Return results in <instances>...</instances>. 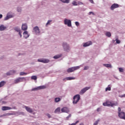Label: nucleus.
Masks as SVG:
<instances>
[{
    "instance_id": "f257e3e1",
    "label": "nucleus",
    "mask_w": 125,
    "mask_h": 125,
    "mask_svg": "<svg viewBox=\"0 0 125 125\" xmlns=\"http://www.w3.org/2000/svg\"><path fill=\"white\" fill-rule=\"evenodd\" d=\"M103 104L104 106H111V107H113V106H117L118 103H112V102L107 101L105 103H104Z\"/></svg>"
},
{
    "instance_id": "f03ea898",
    "label": "nucleus",
    "mask_w": 125,
    "mask_h": 125,
    "mask_svg": "<svg viewBox=\"0 0 125 125\" xmlns=\"http://www.w3.org/2000/svg\"><path fill=\"white\" fill-rule=\"evenodd\" d=\"M81 99V96L80 95L77 94L74 96L73 97V104H77L79 101H80V100Z\"/></svg>"
},
{
    "instance_id": "7ed1b4c3",
    "label": "nucleus",
    "mask_w": 125,
    "mask_h": 125,
    "mask_svg": "<svg viewBox=\"0 0 125 125\" xmlns=\"http://www.w3.org/2000/svg\"><path fill=\"white\" fill-rule=\"evenodd\" d=\"M24 81H26V78H25V77H19L14 81V83H22V82H24Z\"/></svg>"
},
{
    "instance_id": "20e7f679",
    "label": "nucleus",
    "mask_w": 125,
    "mask_h": 125,
    "mask_svg": "<svg viewBox=\"0 0 125 125\" xmlns=\"http://www.w3.org/2000/svg\"><path fill=\"white\" fill-rule=\"evenodd\" d=\"M79 69H80V66H74L69 68L67 70V73H72V72H74V71H76V70H79Z\"/></svg>"
},
{
    "instance_id": "39448f33",
    "label": "nucleus",
    "mask_w": 125,
    "mask_h": 125,
    "mask_svg": "<svg viewBox=\"0 0 125 125\" xmlns=\"http://www.w3.org/2000/svg\"><path fill=\"white\" fill-rule=\"evenodd\" d=\"M64 23L65 25H67L68 27H72V21L71 20L65 19L64 20Z\"/></svg>"
},
{
    "instance_id": "423d86ee",
    "label": "nucleus",
    "mask_w": 125,
    "mask_h": 125,
    "mask_svg": "<svg viewBox=\"0 0 125 125\" xmlns=\"http://www.w3.org/2000/svg\"><path fill=\"white\" fill-rule=\"evenodd\" d=\"M62 46L65 51H68V50H70V46H69L68 44H67V43L63 42L62 44Z\"/></svg>"
},
{
    "instance_id": "0eeeda50",
    "label": "nucleus",
    "mask_w": 125,
    "mask_h": 125,
    "mask_svg": "<svg viewBox=\"0 0 125 125\" xmlns=\"http://www.w3.org/2000/svg\"><path fill=\"white\" fill-rule=\"evenodd\" d=\"M38 62H41V63H48V62H49V61L48 59H39L38 60Z\"/></svg>"
},
{
    "instance_id": "6e6552de",
    "label": "nucleus",
    "mask_w": 125,
    "mask_h": 125,
    "mask_svg": "<svg viewBox=\"0 0 125 125\" xmlns=\"http://www.w3.org/2000/svg\"><path fill=\"white\" fill-rule=\"evenodd\" d=\"M90 88V87H85V88L82 89L80 92V94L83 95L86 91L88 90Z\"/></svg>"
},
{
    "instance_id": "1a4fd4ad",
    "label": "nucleus",
    "mask_w": 125,
    "mask_h": 125,
    "mask_svg": "<svg viewBox=\"0 0 125 125\" xmlns=\"http://www.w3.org/2000/svg\"><path fill=\"white\" fill-rule=\"evenodd\" d=\"M118 116L121 118V119H123V120H125V113L124 112H121L119 113Z\"/></svg>"
},
{
    "instance_id": "9d476101",
    "label": "nucleus",
    "mask_w": 125,
    "mask_h": 125,
    "mask_svg": "<svg viewBox=\"0 0 125 125\" xmlns=\"http://www.w3.org/2000/svg\"><path fill=\"white\" fill-rule=\"evenodd\" d=\"M61 111L62 113H69L70 112L69 108L66 107L62 108Z\"/></svg>"
},
{
    "instance_id": "9b49d317",
    "label": "nucleus",
    "mask_w": 125,
    "mask_h": 125,
    "mask_svg": "<svg viewBox=\"0 0 125 125\" xmlns=\"http://www.w3.org/2000/svg\"><path fill=\"white\" fill-rule=\"evenodd\" d=\"M118 7H119V4H118L117 3H114L110 7V9H111V10H114V9H115V8H118Z\"/></svg>"
},
{
    "instance_id": "f8f14e48",
    "label": "nucleus",
    "mask_w": 125,
    "mask_h": 125,
    "mask_svg": "<svg viewBox=\"0 0 125 125\" xmlns=\"http://www.w3.org/2000/svg\"><path fill=\"white\" fill-rule=\"evenodd\" d=\"M33 30L34 31L35 34L37 35V34H40L41 33V31H40V28H39V27L36 26L33 28Z\"/></svg>"
},
{
    "instance_id": "ddd939ff",
    "label": "nucleus",
    "mask_w": 125,
    "mask_h": 125,
    "mask_svg": "<svg viewBox=\"0 0 125 125\" xmlns=\"http://www.w3.org/2000/svg\"><path fill=\"white\" fill-rule=\"evenodd\" d=\"M12 17H13V16L10 14V13H8L7 14V16H6V17L4 18V20L5 21L8 20V19H10V18H12Z\"/></svg>"
},
{
    "instance_id": "4468645a",
    "label": "nucleus",
    "mask_w": 125,
    "mask_h": 125,
    "mask_svg": "<svg viewBox=\"0 0 125 125\" xmlns=\"http://www.w3.org/2000/svg\"><path fill=\"white\" fill-rule=\"evenodd\" d=\"M91 44H92V42H91V41H89L84 43L83 46V47H86V46H89V45H91Z\"/></svg>"
},
{
    "instance_id": "2eb2a0df",
    "label": "nucleus",
    "mask_w": 125,
    "mask_h": 125,
    "mask_svg": "<svg viewBox=\"0 0 125 125\" xmlns=\"http://www.w3.org/2000/svg\"><path fill=\"white\" fill-rule=\"evenodd\" d=\"M44 88H45V86H38V87L33 89L32 90H39V89H44Z\"/></svg>"
},
{
    "instance_id": "dca6fc26",
    "label": "nucleus",
    "mask_w": 125,
    "mask_h": 125,
    "mask_svg": "<svg viewBox=\"0 0 125 125\" xmlns=\"http://www.w3.org/2000/svg\"><path fill=\"white\" fill-rule=\"evenodd\" d=\"M12 108L9 107V106H2L1 108V109L2 111H6L7 110H11Z\"/></svg>"
},
{
    "instance_id": "f3484780",
    "label": "nucleus",
    "mask_w": 125,
    "mask_h": 125,
    "mask_svg": "<svg viewBox=\"0 0 125 125\" xmlns=\"http://www.w3.org/2000/svg\"><path fill=\"white\" fill-rule=\"evenodd\" d=\"M27 29H28V26H27V24L26 23L22 25L21 30H22L23 31H26Z\"/></svg>"
},
{
    "instance_id": "a211bd4d",
    "label": "nucleus",
    "mask_w": 125,
    "mask_h": 125,
    "mask_svg": "<svg viewBox=\"0 0 125 125\" xmlns=\"http://www.w3.org/2000/svg\"><path fill=\"white\" fill-rule=\"evenodd\" d=\"M24 107L26 111L28 112V113H33V109H32V108H31L30 107H29L26 106H25Z\"/></svg>"
},
{
    "instance_id": "6ab92c4d",
    "label": "nucleus",
    "mask_w": 125,
    "mask_h": 125,
    "mask_svg": "<svg viewBox=\"0 0 125 125\" xmlns=\"http://www.w3.org/2000/svg\"><path fill=\"white\" fill-rule=\"evenodd\" d=\"M29 34H28V31H24L23 32V37L25 39H28L29 38Z\"/></svg>"
},
{
    "instance_id": "aec40b11",
    "label": "nucleus",
    "mask_w": 125,
    "mask_h": 125,
    "mask_svg": "<svg viewBox=\"0 0 125 125\" xmlns=\"http://www.w3.org/2000/svg\"><path fill=\"white\" fill-rule=\"evenodd\" d=\"M76 78L75 77H66L63 79V81H71V80H75Z\"/></svg>"
},
{
    "instance_id": "412c9836",
    "label": "nucleus",
    "mask_w": 125,
    "mask_h": 125,
    "mask_svg": "<svg viewBox=\"0 0 125 125\" xmlns=\"http://www.w3.org/2000/svg\"><path fill=\"white\" fill-rule=\"evenodd\" d=\"M16 73V71L14 70H11L9 71V72L7 73V76H10L11 75H13V74H15Z\"/></svg>"
},
{
    "instance_id": "4be33fe9",
    "label": "nucleus",
    "mask_w": 125,
    "mask_h": 125,
    "mask_svg": "<svg viewBox=\"0 0 125 125\" xmlns=\"http://www.w3.org/2000/svg\"><path fill=\"white\" fill-rule=\"evenodd\" d=\"M6 29V27L4 26L3 25H1L0 26V31H4Z\"/></svg>"
},
{
    "instance_id": "5701e85b",
    "label": "nucleus",
    "mask_w": 125,
    "mask_h": 125,
    "mask_svg": "<svg viewBox=\"0 0 125 125\" xmlns=\"http://www.w3.org/2000/svg\"><path fill=\"white\" fill-rule=\"evenodd\" d=\"M60 101H61V99L60 98H55V102L56 103H58V102H60Z\"/></svg>"
},
{
    "instance_id": "b1692460",
    "label": "nucleus",
    "mask_w": 125,
    "mask_h": 125,
    "mask_svg": "<svg viewBox=\"0 0 125 125\" xmlns=\"http://www.w3.org/2000/svg\"><path fill=\"white\" fill-rule=\"evenodd\" d=\"M61 1H62V2H63V3H69L70 2V0H60Z\"/></svg>"
},
{
    "instance_id": "393cba45",
    "label": "nucleus",
    "mask_w": 125,
    "mask_h": 125,
    "mask_svg": "<svg viewBox=\"0 0 125 125\" xmlns=\"http://www.w3.org/2000/svg\"><path fill=\"white\" fill-rule=\"evenodd\" d=\"M60 107H58L57 108H56L54 111V113H55V114L57 113H60Z\"/></svg>"
},
{
    "instance_id": "a878e982",
    "label": "nucleus",
    "mask_w": 125,
    "mask_h": 125,
    "mask_svg": "<svg viewBox=\"0 0 125 125\" xmlns=\"http://www.w3.org/2000/svg\"><path fill=\"white\" fill-rule=\"evenodd\" d=\"M4 84H5V82L1 81V82H0V87L3 86Z\"/></svg>"
},
{
    "instance_id": "bb28decb",
    "label": "nucleus",
    "mask_w": 125,
    "mask_h": 125,
    "mask_svg": "<svg viewBox=\"0 0 125 125\" xmlns=\"http://www.w3.org/2000/svg\"><path fill=\"white\" fill-rule=\"evenodd\" d=\"M105 35L106 36V37H108V38H110V37H111V33L110 32H106L105 33Z\"/></svg>"
},
{
    "instance_id": "cd10ccee",
    "label": "nucleus",
    "mask_w": 125,
    "mask_h": 125,
    "mask_svg": "<svg viewBox=\"0 0 125 125\" xmlns=\"http://www.w3.org/2000/svg\"><path fill=\"white\" fill-rule=\"evenodd\" d=\"M104 66H105V67H106L107 68H112V65L109 64H104Z\"/></svg>"
},
{
    "instance_id": "c85d7f7f",
    "label": "nucleus",
    "mask_w": 125,
    "mask_h": 125,
    "mask_svg": "<svg viewBox=\"0 0 125 125\" xmlns=\"http://www.w3.org/2000/svg\"><path fill=\"white\" fill-rule=\"evenodd\" d=\"M61 57V56L60 55H56L54 56L53 58H54V59H58V58H60Z\"/></svg>"
},
{
    "instance_id": "c756f323",
    "label": "nucleus",
    "mask_w": 125,
    "mask_h": 125,
    "mask_svg": "<svg viewBox=\"0 0 125 125\" xmlns=\"http://www.w3.org/2000/svg\"><path fill=\"white\" fill-rule=\"evenodd\" d=\"M27 73L21 72L20 73V76H24V75H27Z\"/></svg>"
},
{
    "instance_id": "7c9ffc66",
    "label": "nucleus",
    "mask_w": 125,
    "mask_h": 125,
    "mask_svg": "<svg viewBox=\"0 0 125 125\" xmlns=\"http://www.w3.org/2000/svg\"><path fill=\"white\" fill-rule=\"evenodd\" d=\"M99 122H100V120H98L97 121H96L95 122V123H94L93 125H98V123H99Z\"/></svg>"
},
{
    "instance_id": "2f4dec72",
    "label": "nucleus",
    "mask_w": 125,
    "mask_h": 125,
    "mask_svg": "<svg viewBox=\"0 0 125 125\" xmlns=\"http://www.w3.org/2000/svg\"><path fill=\"white\" fill-rule=\"evenodd\" d=\"M31 79L32 80H34L35 81H36V80H37V76H33L31 77Z\"/></svg>"
},
{
    "instance_id": "473e14b6",
    "label": "nucleus",
    "mask_w": 125,
    "mask_h": 125,
    "mask_svg": "<svg viewBox=\"0 0 125 125\" xmlns=\"http://www.w3.org/2000/svg\"><path fill=\"white\" fill-rule=\"evenodd\" d=\"M72 4H73V5L77 6V5H78V2H76L75 1H74L72 2Z\"/></svg>"
},
{
    "instance_id": "72a5a7b5",
    "label": "nucleus",
    "mask_w": 125,
    "mask_h": 125,
    "mask_svg": "<svg viewBox=\"0 0 125 125\" xmlns=\"http://www.w3.org/2000/svg\"><path fill=\"white\" fill-rule=\"evenodd\" d=\"M110 91V90H111V87H108L107 88H105V91Z\"/></svg>"
},
{
    "instance_id": "f704fd0d",
    "label": "nucleus",
    "mask_w": 125,
    "mask_h": 125,
    "mask_svg": "<svg viewBox=\"0 0 125 125\" xmlns=\"http://www.w3.org/2000/svg\"><path fill=\"white\" fill-rule=\"evenodd\" d=\"M71 117H72V115L69 114L67 117H66V120L68 121L69 119H70V118H71Z\"/></svg>"
},
{
    "instance_id": "c9c22d12",
    "label": "nucleus",
    "mask_w": 125,
    "mask_h": 125,
    "mask_svg": "<svg viewBox=\"0 0 125 125\" xmlns=\"http://www.w3.org/2000/svg\"><path fill=\"white\" fill-rule=\"evenodd\" d=\"M51 22H52V20H49L48 21L46 25H49V24H50V23H51Z\"/></svg>"
},
{
    "instance_id": "e433bc0d",
    "label": "nucleus",
    "mask_w": 125,
    "mask_h": 125,
    "mask_svg": "<svg viewBox=\"0 0 125 125\" xmlns=\"http://www.w3.org/2000/svg\"><path fill=\"white\" fill-rule=\"evenodd\" d=\"M15 30L17 32H20V31H21L20 29L17 27L15 28Z\"/></svg>"
},
{
    "instance_id": "4c0bfd02",
    "label": "nucleus",
    "mask_w": 125,
    "mask_h": 125,
    "mask_svg": "<svg viewBox=\"0 0 125 125\" xmlns=\"http://www.w3.org/2000/svg\"><path fill=\"white\" fill-rule=\"evenodd\" d=\"M119 72H124V69H123L122 68L120 67L119 68Z\"/></svg>"
},
{
    "instance_id": "58836bf2",
    "label": "nucleus",
    "mask_w": 125,
    "mask_h": 125,
    "mask_svg": "<svg viewBox=\"0 0 125 125\" xmlns=\"http://www.w3.org/2000/svg\"><path fill=\"white\" fill-rule=\"evenodd\" d=\"M77 124H79V121H76L75 123L71 124L70 125H76Z\"/></svg>"
},
{
    "instance_id": "ea45409f",
    "label": "nucleus",
    "mask_w": 125,
    "mask_h": 125,
    "mask_svg": "<svg viewBox=\"0 0 125 125\" xmlns=\"http://www.w3.org/2000/svg\"><path fill=\"white\" fill-rule=\"evenodd\" d=\"M75 25L76 26H80V23H79V22H78V21H76L75 22Z\"/></svg>"
},
{
    "instance_id": "a19ab883",
    "label": "nucleus",
    "mask_w": 125,
    "mask_h": 125,
    "mask_svg": "<svg viewBox=\"0 0 125 125\" xmlns=\"http://www.w3.org/2000/svg\"><path fill=\"white\" fill-rule=\"evenodd\" d=\"M116 43H121V41L118 39H116Z\"/></svg>"
},
{
    "instance_id": "79ce46f5",
    "label": "nucleus",
    "mask_w": 125,
    "mask_h": 125,
    "mask_svg": "<svg viewBox=\"0 0 125 125\" xmlns=\"http://www.w3.org/2000/svg\"><path fill=\"white\" fill-rule=\"evenodd\" d=\"M77 4H78V5H82V4H83V2L79 1L77 3Z\"/></svg>"
},
{
    "instance_id": "37998d69",
    "label": "nucleus",
    "mask_w": 125,
    "mask_h": 125,
    "mask_svg": "<svg viewBox=\"0 0 125 125\" xmlns=\"http://www.w3.org/2000/svg\"><path fill=\"white\" fill-rule=\"evenodd\" d=\"M46 116L48 117V118H49V119H50V118H51V116L49 114H47Z\"/></svg>"
},
{
    "instance_id": "c03bdc74",
    "label": "nucleus",
    "mask_w": 125,
    "mask_h": 125,
    "mask_svg": "<svg viewBox=\"0 0 125 125\" xmlns=\"http://www.w3.org/2000/svg\"><path fill=\"white\" fill-rule=\"evenodd\" d=\"M19 35L20 36L21 38H22V35L21 34V31L19 32Z\"/></svg>"
},
{
    "instance_id": "a18cd8bd",
    "label": "nucleus",
    "mask_w": 125,
    "mask_h": 125,
    "mask_svg": "<svg viewBox=\"0 0 125 125\" xmlns=\"http://www.w3.org/2000/svg\"><path fill=\"white\" fill-rule=\"evenodd\" d=\"M89 67L88 66H84V70H88Z\"/></svg>"
},
{
    "instance_id": "49530a36",
    "label": "nucleus",
    "mask_w": 125,
    "mask_h": 125,
    "mask_svg": "<svg viewBox=\"0 0 125 125\" xmlns=\"http://www.w3.org/2000/svg\"><path fill=\"white\" fill-rule=\"evenodd\" d=\"M17 11H18V12H21V8H18Z\"/></svg>"
},
{
    "instance_id": "de8ad7c7",
    "label": "nucleus",
    "mask_w": 125,
    "mask_h": 125,
    "mask_svg": "<svg viewBox=\"0 0 125 125\" xmlns=\"http://www.w3.org/2000/svg\"><path fill=\"white\" fill-rule=\"evenodd\" d=\"M118 114L119 113H121V107H118Z\"/></svg>"
},
{
    "instance_id": "09e8293b",
    "label": "nucleus",
    "mask_w": 125,
    "mask_h": 125,
    "mask_svg": "<svg viewBox=\"0 0 125 125\" xmlns=\"http://www.w3.org/2000/svg\"><path fill=\"white\" fill-rule=\"evenodd\" d=\"M120 97H121V98H123V97H125V94L121 95V96H120Z\"/></svg>"
},
{
    "instance_id": "8fccbe9b",
    "label": "nucleus",
    "mask_w": 125,
    "mask_h": 125,
    "mask_svg": "<svg viewBox=\"0 0 125 125\" xmlns=\"http://www.w3.org/2000/svg\"><path fill=\"white\" fill-rule=\"evenodd\" d=\"M89 14H93V15H94V13L92 12H89Z\"/></svg>"
},
{
    "instance_id": "3c124183",
    "label": "nucleus",
    "mask_w": 125,
    "mask_h": 125,
    "mask_svg": "<svg viewBox=\"0 0 125 125\" xmlns=\"http://www.w3.org/2000/svg\"><path fill=\"white\" fill-rule=\"evenodd\" d=\"M91 3H93V0H89Z\"/></svg>"
},
{
    "instance_id": "603ef678",
    "label": "nucleus",
    "mask_w": 125,
    "mask_h": 125,
    "mask_svg": "<svg viewBox=\"0 0 125 125\" xmlns=\"http://www.w3.org/2000/svg\"><path fill=\"white\" fill-rule=\"evenodd\" d=\"M1 18H2V15L0 14V19H1Z\"/></svg>"
},
{
    "instance_id": "864d4df0",
    "label": "nucleus",
    "mask_w": 125,
    "mask_h": 125,
    "mask_svg": "<svg viewBox=\"0 0 125 125\" xmlns=\"http://www.w3.org/2000/svg\"><path fill=\"white\" fill-rule=\"evenodd\" d=\"M97 112H99V108H97Z\"/></svg>"
},
{
    "instance_id": "5fc2aeb1",
    "label": "nucleus",
    "mask_w": 125,
    "mask_h": 125,
    "mask_svg": "<svg viewBox=\"0 0 125 125\" xmlns=\"http://www.w3.org/2000/svg\"><path fill=\"white\" fill-rule=\"evenodd\" d=\"M124 47L125 48V45H124Z\"/></svg>"
}]
</instances>
